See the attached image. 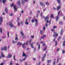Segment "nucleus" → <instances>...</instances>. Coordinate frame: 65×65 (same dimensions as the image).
<instances>
[{"instance_id":"obj_1","label":"nucleus","mask_w":65,"mask_h":65,"mask_svg":"<svg viewBox=\"0 0 65 65\" xmlns=\"http://www.w3.org/2000/svg\"><path fill=\"white\" fill-rule=\"evenodd\" d=\"M9 24V23H8L7 24V25L8 26H9H9H10L11 28H12V27H15V26H14V25H12V23H11V24H9V25H8V24Z\"/></svg>"},{"instance_id":"obj_2","label":"nucleus","mask_w":65,"mask_h":65,"mask_svg":"<svg viewBox=\"0 0 65 65\" xmlns=\"http://www.w3.org/2000/svg\"><path fill=\"white\" fill-rule=\"evenodd\" d=\"M60 11L58 12V16H56V21H58V19H59V15L60 13Z\"/></svg>"},{"instance_id":"obj_3","label":"nucleus","mask_w":65,"mask_h":65,"mask_svg":"<svg viewBox=\"0 0 65 65\" xmlns=\"http://www.w3.org/2000/svg\"><path fill=\"white\" fill-rule=\"evenodd\" d=\"M3 22V18L2 16H0V25H1V23Z\"/></svg>"},{"instance_id":"obj_4","label":"nucleus","mask_w":65,"mask_h":65,"mask_svg":"<svg viewBox=\"0 0 65 65\" xmlns=\"http://www.w3.org/2000/svg\"><path fill=\"white\" fill-rule=\"evenodd\" d=\"M40 4L41 6L42 7H44L45 6V4L43 3L42 2H40Z\"/></svg>"},{"instance_id":"obj_5","label":"nucleus","mask_w":65,"mask_h":65,"mask_svg":"<svg viewBox=\"0 0 65 65\" xmlns=\"http://www.w3.org/2000/svg\"><path fill=\"white\" fill-rule=\"evenodd\" d=\"M12 57V54H9L7 56V57L8 58H10Z\"/></svg>"},{"instance_id":"obj_6","label":"nucleus","mask_w":65,"mask_h":65,"mask_svg":"<svg viewBox=\"0 0 65 65\" xmlns=\"http://www.w3.org/2000/svg\"><path fill=\"white\" fill-rule=\"evenodd\" d=\"M57 33L55 32V31H54V34L53 35V37H55V36H57L58 35V34H57Z\"/></svg>"},{"instance_id":"obj_7","label":"nucleus","mask_w":65,"mask_h":65,"mask_svg":"<svg viewBox=\"0 0 65 65\" xmlns=\"http://www.w3.org/2000/svg\"><path fill=\"white\" fill-rule=\"evenodd\" d=\"M17 4L19 6H20L21 5V2L20 1H18L17 2Z\"/></svg>"},{"instance_id":"obj_8","label":"nucleus","mask_w":65,"mask_h":65,"mask_svg":"<svg viewBox=\"0 0 65 65\" xmlns=\"http://www.w3.org/2000/svg\"><path fill=\"white\" fill-rule=\"evenodd\" d=\"M22 56L23 57H25H25H28V55H26V54H25L24 52H23V53Z\"/></svg>"},{"instance_id":"obj_9","label":"nucleus","mask_w":65,"mask_h":65,"mask_svg":"<svg viewBox=\"0 0 65 65\" xmlns=\"http://www.w3.org/2000/svg\"><path fill=\"white\" fill-rule=\"evenodd\" d=\"M12 43H13V44H14L15 43H17V42H18V41H14V40H12Z\"/></svg>"},{"instance_id":"obj_10","label":"nucleus","mask_w":65,"mask_h":65,"mask_svg":"<svg viewBox=\"0 0 65 65\" xmlns=\"http://www.w3.org/2000/svg\"><path fill=\"white\" fill-rule=\"evenodd\" d=\"M46 35H43L41 37V39H44L46 37Z\"/></svg>"},{"instance_id":"obj_11","label":"nucleus","mask_w":65,"mask_h":65,"mask_svg":"<svg viewBox=\"0 0 65 65\" xmlns=\"http://www.w3.org/2000/svg\"><path fill=\"white\" fill-rule=\"evenodd\" d=\"M63 29H61L60 31V35H63Z\"/></svg>"},{"instance_id":"obj_12","label":"nucleus","mask_w":65,"mask_h":65,"mask_svg":"<svg viewBox=\"0 0 65 65\" xmlns=\"http://www.w3.org/2000/svg\"><path fill=\"white\" fill-rule=\"evenodd\" d=\"M25 45V44H23L22 45V47L23 48H24V49H25V48H26V46H24Z\"/></svg>"},{"instance_id":"obj_13","label":"nucleus","mask_w":65,"mask_h":65,"mask_svg":"<svg viewBox=\"0 0 65 65\" xmlns=\"http://www.w3.org/2000/svg\"><path fill=\"white\" fill-rule=\"evenodd\" d=\"M6 13H8V9L7 8H6L5 9Z\"/></svg>"},{"instance_id":"obj_14","label":"nucleus","mask_w":65,"mask_h":65,"mask_svg":"<svg viewBox=\"0 0 65 65\" xmlns=\"http://www.w3.org/2000/svg\"><path fill=\"white\" fill-rule=\"evenodd\" d=\"M57 3H58L60 5V4H61V2H60V0H57Z\"/></svg>"},{"instance_id":"obj_15","label":"nucleus","mask_w":65,"mask_h":65,"mask_svg":"<svg viewBox=\"0 0 65 65\" xmlns=\"http://www.w3.org/2000/svg\"><path fill=\"white\" fill-rule=\"evenodd\" d=\"M4 51H7V47L6 46H4Z\"/></svg>"},{"instance_id":"obj_16","label":"nucleus","mask_w":65,"mask_h":65,"mask_svg":"<svg viewBox=\"0 0 65 65\" xmlns=\"http://www.w3.org/2000/svg\"><path fill=\"white\" fill-rule=\"evenodd\" d=\"M61 7L60 6H59L58 7H57V10H59V9H60V8H61Z\"/></svg>"},{"instance_id":"obj_17","label":"nucleus","mask_w":65,"mask_h":65,"mask_svg":"<svg viewBox=\"0 0 65 65\" xmlns=\"http://www.w3.org/2000/svg\"><path fill=\"white\" fill-rule=\"evenodd\" d=\"M13 7L14 10H17V8H16V6H14Z\"/></svg>"},{"instance_id":"obj_18","label":"nucleus","mask_w":65,"mask_h":65,"mask_svg":"<svg viewBox=\"0 0 65 65\" xmlns=\"http://www.w3.org/2000/svg\"><path fill=\"white\" fill-rule=\"evenodd\" d=\"M48 19H49V17H46L45 18V20L46 21V20H47Z\"/></svg>"},{"instance_id":"obj_19","label":"nucleus","mask_w":65,"mask_h":65,"mask_svg":"<svg viewBox=\"0 0 65 65\" xmlns=\"http://www.w3.org/2000/svg\"><path fill=\"white\" fill-rule=\"evenodd\" d=\"M16 37H15V40H19V39L18 38V36L17 35H16Z\"/></svg>"},{"instance_id":"obj_20","label":"nucleus","mask_w":65,"mask_h":65,"mask_svg":"<svg viewBox=\"0 0 65 65\" xmlns=\"http://www.w3.org/2000/svg\"><path fill=\"white\" fill-rule=\"evenodd\" d=\"M23 23H24V22L22 21H21L20 22V24H21L22 26H23Z\"/></svg>"},{"instance_id":"obj_21","label":"nucleus","mask_w":65,"mask_h":65,"mask_svg":"<svg viewBox=\"0 0 65 65\" xmlns=\"http://www.w3.org/2000/svg\"><path fill=\"white\" fill-rule=\"evenodd\" d=\"M6 0H3V3L4 4L6 2Z\"/></svg>"},{"instance_id":"obj_22","label":"nucleus","mask_w":65,"mask_h":65,"mask_svg":"<svg viewBox=\"0 0 65 65\" xmlns=\"http://www.w3.org/2000/svg\"><path fill=\"white\" fill-rule=\"evenodd\" d=\"M62 45L63 46H65V41L63 42Z\"/></svg>"},{"instance_id":"obj_23","label":"nucleus","mask_w":65,"mask_h":65,"mask_svg":"<svg viewBox=\"0 0 65 65\" xmlns=\"http://www.w3.org/2000/svg\"><path fill=\"white\" fill-rule=\"evenodd\" d=\"M22 37L23 39L25 38V36L24 35L22 36Z\"/></svg>"},{"instance_id":"obj_24","label":"nucleus","mask_w":65,"mask_h":65,"mask_svg":"<svg viewBox=\"0 0 65 65\" xmlns=\"http://www.w3.org/2000/svg\"><path fill=\"white\" fill-rule=\"evenodd\" d=\"M51 18H54V15L53 14H51Z\"/></svg>"},{"instance_id":"obj_25","label":"nucleus","mask_w":65,"mask_h":65,"mask_svg":"<svg viewBox=\"0 0 65 65\" xmlns=\"http://www.w3.org/2000/svg\"><path fill=\"white\" fill-rule=\"evenodd\" d=\"M1 51H4V48L2 47L1 48Z\"/></svg>"},{"instance_id":"obj_26","label":"nucleus","mask_w":65,"mask_h":65,"mask_svg":"<svg viewBox=\"0 0 65 65\" xmlns=\"http://www.w3.org/2000/svg\"><path fill=\"white\" fill-rule=\"evenodd\" d=\"M17 44L18 45H21L22 44V43L20 42H18V43Z\"/></svg>"},{"instance_id":"obj_27","label":"nucleus","mask_w":65,"mask_h":65,"mask_svg":"<svg viewBox=\"0 0 65 65\" xmlns=\"http://www.w3.org/2000/svg\"><path fill=\"white\" fill-rule=\"evenodd\" d=\"M7 35H8V37H9V32L8 31L7 32Z\"/></svg>"},{"instance_id":"obj_28","label":"nucleus","mask_w":65,"mask_h":65,"mask_svg":"<svg viewBox=\"0 0 65 65\" xmlns=\"http://www.w3.org/2000/svg\"><path fill=\"white\" fill-rule=\"evenodd\" d=\"M30 46H31V48H33L34 47H33V44H31Z\"/></svg>"},{"instance_id":"obj_29","label":"nucleus","mask_w":65,"mask_h":65,"mask_svg":"<svg viewBox=\"0 0 65 65\" xmlns=\"http://www.w3.org/2000/svg\"><path fill=\"white\" fill-rule=\"evenodd\" d=\"M61 36H60L58 38V39L57 40H58V41H59V40H60V39H61Z\"/></svg>"},{"instance_id":"obj_30","label":"nucleus","mask_w":65,"mask_h":65,"mask_svg":"<svg viewBox=\"0 0 65 65\" xmlns=\"http://www.w3.org/2000/svg\"><path fill=\"white\" fill-rule=\"evenodd\" d=\"M20 33L22 36L24 35V33H23V31H21Z\"/></svg>"},{"instance_id":"obj_31","label":"nucleus","mask_w":65,"mask_h":65,"mask_svg":"<svg viewBox=\"0 0 65 65\" xmlns=\"http://www.w3.org/2000/svg\"><path fill=\"white\" fill-rule=\"evenodd\" d=\"M1 54H2V56L3 57H5V56L3 54H2V52L1 53Z\"/></svg>"},{"instance_id":"obj_32","label":"nucleus","mask_w":65,"mask_h":65,"mask_svg":"<svg viewBox=\"0 0 65 65\" xmlns=\"http://www.w3.org/2000/svg\"><path fill=\"white\" fill-rule=\"evenodd\" d=\"M28 41H27L26 43H24L23 44H25H25H26V45H28Z\"/></svg>"},{"instance_id":"obj_33","label":"nucleus","mask_w":65,"mask_h":65,"mask_svg":"<svg viewBox=\"0 0 65 65\" xmlns=\"http://www.w3.org/2000/svg\"><path fill=\"white\" fill-rule=\"evenodd\" d=\"M46 49H47V47H45L43 51H45L46 50Z\"/></svg>"},{"instance_id":"obj_34","label":"nucleus","mask_w":65,"mask_h":65,"mask_svg":"<svg viewBox=\"0 0 65 65\" xmlns=\"http://www.w3.org/2000/svg\"><path fill=\"white\" fill-rule=\"evenodd\" d=\"M51 61H52V60H47V63H50L51 62Z\"/></svg>"},{"instance_id":"obj_35","label":"nucleus","mask_w":65,"mask_h":65,"mask_svg":"<svg viewBox=\"0 0 65 65\" xmlns=\"http://www.w3.org/2000/svg\"><path fill=\"white\" fill-rule=\"evenodd\" d=\"M44 59H45V57H43L42 58V60L43 61V60H44Z\"/></svg>"},{"instance_id":"obj_36","label":"nucleus","mask_w":65,"mask_h":65,"mask_svg":"<svg viewBox=\"0 0 65 65\" xmlns=\"http://www.w3.org/2000/svg\"><path fill=\"white\" fill-rule=\"evenodd\" d=\"M0 31L1 33H2V28H1L0 29Z\"/></svg>"},{"instance_id":"obj_37","label":"nucleus","mask_w":65,"mask_h":65,"mask_svg":"<svg viewBox=\"0 0 65 65\" xmlns=\"http://www.w3.org/2000/svg\"><path fill=\"white\" fill-rule=\"evenodd\" d=\"M29 44H30L31 42V41H32V39H30L29 40Z\"/></svg>"},{"instance_id":"obj_38","label":"nucleus","mask_w":65,"mask_h":65,"mask_svg":"<svg viewBox=\"0 0 65 65\" xmlns=\"http://www.w3.org/2000/svg\"><path fill=\"white\" fill-rule=\"evenodd\" d=\"M40 33H41V35H42V34H43V31L42 30H41L40 31Z\"/></svg>"},{"instance_id":"obj_39","label":"nucleus","mask_w":65,"mask_h":65,"mask_svg":"<svg viewBox=\"0 0 65 65\" xmlns=\"http://www.w3.org/2000/svg\"><path fill=\"white\" fill-rule=\"evenodd\" d=\"M59 24L60 25H62V22H61V21H59Z\"/></svg>"},{"instance_id":"obj_40","label":"nucleus","mask_w":65,"mask_h":65,"mask_svg":"<svg viewBox=\"0 0 65 65\" xmlns=\"http://www.w3.org/2000/svg\"><path fill=\"white\" fill-rule=\"evenodd\" d=\"M65 51L62 50V54H65Z\"/></svg>"},{"instance_id":"obj_41","label":"nucleus","mask_w":65,"mask_h":65,"mask_svg":"<svg viewBox=\"0 0 65 65\" xmlns=\"http://www.w3.org/2000/svg\"><path fill=\"white\" fill-rule=\"evenodd\" d=\"M38 25V22H36L35 24V26H37Z\"/></svg>"},{"instance_id":"obj_42","label":"nucleus","mask_w":65,"mask_h":65,"mask_svg":"<svg viewBox=\"0 0 65 65\" xmlns=\"http://www.w3.org/2000/svg\"><path fill=\"white\" fill-rule=\"evenodd\" d=\"M10 65H12V61H11L10 62Z\"/></svg>"},{"instance_id":"obj_43","label":"nucleus","mask_w":65,"mask_h":65,"mask_svg":"<svg viewBox=\"0 0 65 65\" xmlns=\"http://www.w3.org/2000/svg\"><path fill=\"white\" fill-rule=\"evenodd\" d=\"M21 1H22V5L24 4V2L23 1V0H21Z\"/></svg>"},{"instance_id":"obj_44","label":"nucleus","mask_w":65,"mask_h":65,"mask_svg":"<svg viewBox=\"0 0 65 65\" xmlns=\"http://www.w3.org/2000/svg\"><path fill=\"white\" fill-rule=\"evenodd\" d=\"M14 58H13V59L14 60H16V59H15V55L14 56H13Z\"/></svg>"},{"instance_id":"obj_45","label":"nucleus","mask_w":65,"mask_h":65,"mask_svg":"<svg viewBox=\"0 0 65 65\" xmlns=\"http://www.w3.org/2000/svg\"><path fill=\"white\" fill-rule=\"evenodd\" d=\"M38 50H40V44H39L38 46Z\"/></svg>"},{"instance_id":"obj_46","label":"nucleus","mask_w":65,"mask_h":65,"mask_svg":"<svg viewBox=\"0 0 65 65\" xmlns=\"http://www.w3.org/2000/svg\"><path fill=\"white\" fill-rule=\"evenodd\" d=\"M56 64V62H55V61H54V62H53V65H55Z\"/></svg>"},{"instance_id":"obj_47","label":"nucleus","mask_w":65,"mask_h":65,"mask_svg":"<svg viewBox=\"0 0 65 65\" xmlns=\"http://www.w3.org/2000/svg\"><path fill=\"white\" fill-rule=\"evenodd\" d=\"M19 61H20V62H23V60L22 59H20L19 60Z\"/></svg>"},{"instance_id":"obj_48","label":"nucleus","mask_w":65,"mask_h":65,"mask_svg":"<svg viewBox=\"0 0 65 65\" xmlns=\"http://www.w3.org/2000/svg\"><path fill=\"white\" fill-rule=\"evenodd\" d=\"M57 42L56 41H55V46H57Z\"/></svg>"},{"instance_id":"obj_49","label":"nucleus","mask_w":65,"mask_h":65,"mask_svg":"<svg viewBox=\"0 0 65 65\" xmlns=\"http://www.w3.org/2000/svg\"><path fill=\"white\" fill-rule=\"evenodd\" d=\"M45 25L46 27H47V23H46L45 24Z\"/></svg>"},{"instance_id":"obj_50","label":"nucleus","mask_w":65,"mask_h":65,"mask_svg":"<svg viewBox=\"0 0 65 65\" xmlns=\"http://www.w3.org/2000/svg\"><path fill=\"white\" fill-rule=\"evenodd\" d=\"M31 38H34V36H31Z\"/></svg>"},{"instance_id":"obj_51","label":"nucleus","mask_w":65,"mask_h":65,"mask_svg":"<svg viewBox=\"0 0 65 65\" xmlns=\"http://www.w3.org/2000/svg\"><path fill=\"white\" fill-rule=\"evenodd\" d=\"M57 28V27L56 26H54L53 27V28L54 29L55 28Z\"/></svg>"},{"instance_id":"obj_52","label":"nucleus","mask_w":65,"mask_h":65,"mask_svg":"<svg viewBox=\"0 0 65 65\" xmlns=\"http://www.w3.org/2000/svg\"><path fill=\"white\" fill-rule=\"evenodd\" d=\"M31 22L32 23H34V19L32 20L31 21Z\"/></svg>"},{"instance_id":"obj_53","label":"nucleus","mask_w":65,"mask_h":65,"mask_svg":"<svg viewBox=\"0 0 65 65\" xmlns=\"http://www.w3.org/2000/svg\"><path fill=\"white\" fill-rule=\"evenodd\" d=\"M25 24H26V25H27L29 24V23L28 22H25Z\"/></svg>"},{"instance_id":"obj_54","label":"nucleus","mask_w":65,"mask_h":65,"mask_svg":"<svg viewBox=\"0 0 65 65\" xmlns=\"http://www.w3.org/2000/svg\"><path fill=\"white\" fill-rule=\"evenodd\" d=\"M26 57H25V58L23 59V61H25V60H26Z\"/></svg>"},{"instance_id":"obj_55","label":"nucleus","mask_w":65,"mask_h":65,"mask_svg":"<svg viewBox=\"0 0 65 65\" xmlns=\"http://www.w3.org/2000/svg\"><path fill=\"white\" fill-rule=\"evenodd\" d=\"M13 6V4H11L10 5L11 7H12V6Z\"/></svg>"},{"instance_id":"obj_56","label":"nucleus","mask_w":65,"mask_h":65,"mask_svg":"<svg viewBox=\"0 0 65 65\" xmlns=\"http://www.w3.org/2000/svg\"><path fill=\"white\" fill-rule=\"evenodd\" d=\"M20 23L19 22H18V26H20Z\"/></svg>"},{"instance_id":"obj_57","label":"nucleus","mask_w":65,"mask_h":65,"mask_svg":"<svg viewBox=\"0 0 65 65\" xmlns=\"http://www.w3.org/2000/svg\"><path fill=\"white\" fill-rule=\"evenodd\" d=\"M39 15L38 14H37V15H36L37 18H38Z\"/></svg>"},{"instance_id":"obj_58","label":"nucleus","mask_w":65,"mask_h":65,"mask_svg":"<svg viewBox=\"0 0 65 65\" xmlns=\"http://www.w3.org/2000/svg\"><path fill=\"white\" fill-rule=\"evenodd\" d=\"M60 50V49L59 48H57V51H59Z\"/></svg>"},{"instance_id":"obj_59","label":"nucleus","mask_w":65,"mask_h":65,"mask_svg":"<svg viewBox=\"0 0 65 65\" xmlns=\"http://www.w3.org/2000/svg\"><path fill=\"white\" fill-rule=\"evenodd\" d=\"M43 14H42V13H41V17H42V15H43Z\"/></svg>"},{"instance_id":"obj_60","label":"nucleus","mask_w":65,"mask_h":65,"mask_svg":"<svg viewBox=\"0 0 65 65\" xmlns=\"http://www.w3.org/2000/svg\"><path fill=\"white\" fill-rule=\"evenodd\" d=\"M10 16H12V15H13V14L12 13H11L10 14Z\"/></svg>"},{"instance_id":"obj_61","label":"nucleus","mask_w":65,"mask_h":65,"mask_svg":"<svg viewBox=\"0 0 65 65\" xmlns=\"http://www.w3.org/2000/svg\"><path fill=\"white\" fill-rule=\"evenodd\" d=\"M2 38H6V37L5 36H3L2 37Z\"/></svg>"},{"instance_id":"obj_62","label":"nucleus","mask_w":65,"mask_h":65,"mask_svg":"<svg viewBox=\"0 0 65 65\" xmlns=\"http://www.w3.org/2000/svg\"><path fill=\"white\" fill-rule=\"evenodd\" d=\"M35 21L36 22V23H38L37 22V19H36L35 20Z\"/></svg>"},{"instance_id":"obj_63","label":"nucleus","mask_w":65,"mask_h":65,"mask_svg":"<svg viewBox=\"0 0 65 65\" xmlns=\"http://www.w3.org/2000/svg\"><path fill=\"white\" fill-rule=\"evenodd\" d=\"M45 27L44 26L43 28V30H45Z\"/></svg>"},{"instance_id":"obj_64","label":"nucleus","mask_w":65,"mask_h":65,"mask_svg":"<svg viewBox=\"0 0 65 65\" xmlns=\"http://www.w3.org/2000/svg\"><path fill=\"white\" fill-rule=\"evenodd\" d=\"M2 14L3 15H5V13L4 12H3Z\"/></svg>"}]
</instances>
